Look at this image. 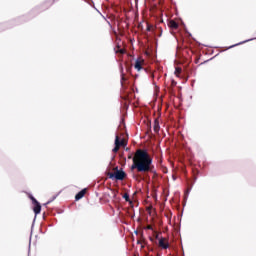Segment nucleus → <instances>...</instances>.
<instances>
[{
	"label": "nucleus",
	"mask_w": 256,
	"mask_h": 256,
	"mask_svg": "<svg viewBox=\"0 0 256 256\" xmlns=\"http://www.w3.org/2000/svg\"><path fill=\"white\" fill-rule=\"evenodd\" d=\"M131 171L135 170L137 173H157L155 170V165H153V158L149 155V152L145 149H137L133 158H132Z\"/></svg>",
	"instance_id": "1"
},
{
	"label": "nucleus",
	"mask_w": 256,
	"mask_h": 256,
	"mask_svg": "<svg viewBox=\"0 0 256 256\" xmlns=\"http://www.w3.org/2000/svg\"><path fill=\"white\" fill-rule=\"evenodd\" d=\"M114 173L113 172H109L108 178L109 179H116V181H123V179H125V177H127V173H125V171L123 170H119L117 167L114 168Z\"/></svg>",
	"instance_id": "2"
},
{
	"label": "nucleus",
	"mask_w": 256,
	"mask_h": 256,
	"mask_svg": "<svg viewBox=\"0 0 256 256\" xmlns=\"http://www.w3.org/2000/svg\"><path fill=\"white\" fill-rule=\"evenodd\" d=\"M127 146V142L125 141V139H120L119 136H116L115 138V147L113 148V153H119V149H121V147H126Z\"/></svg>",
	"instance_id": "3"
},
{
	"label": "nucleus",
	"mask_w": 256,
	"mask_h": 256,
	"mask_svg": "<svg viewBox=\"0 0 256 256\" xmlns=\"http://www.w3.org/2000/svg\"><path fill=\"white\" fill-rule=\"evenodd\" d=\"M143 65H145V60L143 58H138L134 64V69L141 71L143 69Z\"/></svg>",
	"instance_id": "4"
},
{
	"label": "nucleus",
	"mask_w": 256,
	"mask_h": 256,
	"mask_svg": "<svg viewBox=\"0 0 256 256\" xmlns=\"http://www.w3.org/2000/svg\"><path fill=\"white\" fill-rule=\"evenodd\" d=\"M158 245L161 249H169V242L165 238H160Z\"/></svg>",
	"instance_id": "5"
},
{
	"label": "nucleus",
	"mask_w": 256,
	"mask_h": 256,
	"mask_svg": "<svg viewBox=\"0 0 256 256\" xmlns=\"http://www.w3.org/2000/svg\"><path fill=\"white\" fill-rule=\"evenodd\" d=\"M168 27H170V29L175 31V30L179 29V24L175 20H170L168 22Z\"/></svg>",
	"instance_id": "6"
},
{
	"label": "nucleus",
	"mask_w": 256,
	"mask_h": 256,
	"mask_svg": "<svg viewBox=\"0 0 256 256\" xmlns=\"http://www.w3.org/2000/svg\"><path fill=\"white\" fill-rule=\"evenodd\" d=\"M85 193H87V189H83L80 192H78L75 196V200L79 201V199H83V197H85Z\"/></svg>",
	"instance_id": "7"
},
{
	"label": "nucleus",
	"mask_w": 256,
	"mask_h": 256,
	"mask_svg": "<svg viewBox=\"0 0 256 256\" xmlns=\"http://www.w3.org/2000/svg\"><path fill=\"white\" fill-rule=\"evenodd\" d=\"M153 129H154V132L155 133H159L160 129H161V126H159V120H155L154 121V126H153Z\"/></svg>",
	"instance_id": "8"
},
{
	"label": "nucleus",
	"mask_w": 256,
	"mask_h": 256,
	"mask_svg": "<svg viewBox=\"0 0 256 256\" xmlns=\"http://www.w3.org/2000/svg\"><path fill=\"white\" fill-rule=\"evenodd\" d=\"M33 211L35 215H39V213H41V204L40 203L35 204Z\"/></svg>",
	"instance_id": "9"
},
{
	"label": "nucleus",
	"mask_w": 256,
	"mask_h": 256,
	"mask_svg": "<svg viewBox=\"0 0 256 256\" xmlns=\"http://www.w3.org/2000/svg\"><path fill=\"white\" fill-rule=\"evenodd\" d=\"M117 49H115L116 53H120V55L125 54V50L123 48H121V46L119 44H117Z\"/></svg>",
	"instance_id": "10"
},
{
	"label": "nucleus",
	"mask_w": 256,
	"mask_h": 256,
	"mask_svg": "<svg viewBox=\"0 0 256 256\" xmlns=\"http://www.w3.org/2000/svg\"><path fill=\"white\" fill-rule=\"evenodd\" d=\"M146 25H147L146 31H149V32L155 31V27H154L153 25H151V24H149V23H147Z\"/></svg>",
	"instance_id": "11"
},
{
	"label": "nucleus",
	"mask_w": 256,
	"mask_h": 256,
	"mask_svg": "<svg viewBox=\"0 0 256 256\" xmlns=\"http://www.w3.org/2000/svg\"><path fill=\"white\" fill-rule=\"evenodd\" d=\"M123 199H125V201H126L127 203H131V199L129 198V193H125V194L123 195Z\"/></svg>",
	"instance_id": "12"
},
{
	"label": "nucleus",
	"mask_w": 256,
	"mask_h": 256,
	"mask_svg": "<svg viewBox=\"0 0 256 256\" xmlns=\"http://www.w3.org/2000/svg\"><path fill=\"white\" fill-rule=\"evenodd\" d=\"M183 70L181 69V68H179V67H177L176 69H175V75H176V77H179V75H181V72H182Z\"/></svg>",
	"instance_id": "13"
},
{
	"label": "nucleus",
	"mask_w": 256,
	"mask_h": 256,
	"mask_svg": "<svg viewBox=\"0 0 256 256\" xmlns=\"http://www.w3.org/2000/svg\"><path fill=\"white\" fill-rule=\"evenodd\" d=\"M31 199H32V202L34 203V205H37V203H39V202L37 201V199H35V197H31Z\"/></svg>",
	"instance_id": "14"
},
{
	"label": "nucleus",
	"mask_w": 256,
	"mask_h": 256,
	"mask_svg": "<svg viewBox=\"0 0 256 256\" xmlns=\"http://www.w3.org/2000/svg\"><path fill=\"white\" fill-rule=\"evenodd\" d=\"M146 229H148L149 231H153V226L148 225V226H146Z\"/></svg>",
	"instance_id": "15"
}]
</instances>
